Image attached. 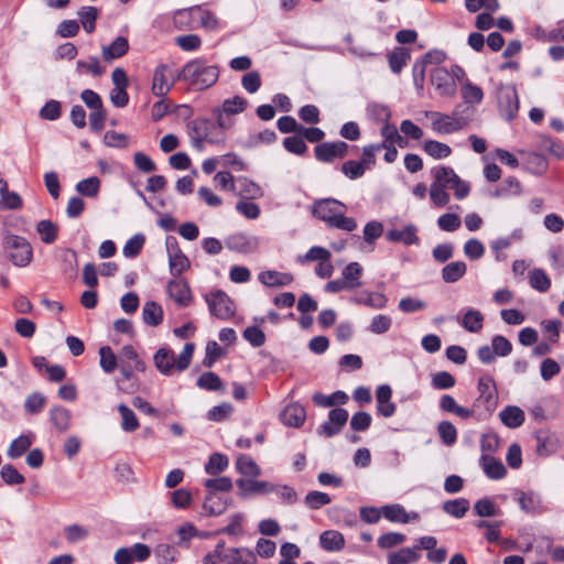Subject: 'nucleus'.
Returning a JSON list of instances; mask_svg holds the SVG:
<instances>
[{
    "label": "nucleus",
    "mask_w": 564,
    "mask_h": 564,
    "mask_svg": "<svg viewBox=\"0 0 564 564\" xmlns=\"http://www.w3.org/2000/svg\"><path fill=\"white\" fill-rule=\"evenodd\" d=\"M480 464L484 473L490 479H501L507 474V469L501 460L492 457L491 455L482 454L480 457Z\"/></svg>",
    "instance_id": "obj_30"
},
{
    "label": "nucleus",
    "mask_w": 564,
    "mask_h": 564,
    "mask_svg": "<svg viewBox=\"0 0 564 564\" xmlns=\"http://www.w3.org/2000/svg\"><path fill=\"white\" fill-rule=\"evenodd\" d=\"M167 293L175 303L185 307L188 306L192 302V292L189 285L186 281L182 279L172 280L167 284Z\"/></svg>",
    "instance_id": "obj_18"
},
{
    "label": "nucleus",
    "mask_w": 564,
    "mask_h": 564,
    "mask_svg": "<svg viewBox=\"0 0 564 564\" xmlns=\"http://www.w3.org/2000/svg\"><path fill=\"white\" fill-rule=\"evenodd\" d=\"M99 11L96 7H82L78 11V17L84 30L90 34L96 30V20L98 19Z\"/></svg>",
    "instance_id": "obj_40"
},
{
    "label": "nucleus",
    "mask_w": 564,
    "mask_h": 564,
    "mask_svg": "<svg viewBox=\"0 0 564 564\" xmlns=\"http://www.w3.org/2000/svg\"><path fill=\"white\" fill-rule=\"evenodd\" d=\"M187 128L192 145L199 151L203 150L204 142L219 144L226 139L225 133L216 126L214 119L196 118L188 122Z\"/></svg>",
    "instance_id": "obj_3"
},
{
    "label": "nucleus",
    "mask_w": 564,
    "mask_h": 564,
    "mask_svg": "<svg viewBox=\"0 0 564 564\" xmlns=\"http://www.w3.org/2000/svg\"><path fill=\"white\" fill-rule=\"evenodd\" d=\"M534 438L536 441L535 451L540 457H547L554 454L560 446L558 438L549 430L536 431L534 433Z\"/></svg>",
    "instance_id": "obj_16"
},
{
    "label": "nucleus",
    "mask_w": 564,
    "mask_h": 564,
    "mask_svg": "<svg viewBox=\"0 0 564 564\" xmlns=\"http://www.w3.org/2000/svg\"><path fill=\"white\" fill-rule=\"evenodd\" d=\"M259 281L269 288H282L290 285L294 281L291 273L267 270L259 273Z\"/></svg>",
    "instance_id": "obj_22"
},
{
    "label": "nucleus",
    "mask_w": 564,
    "mask_h": 564,
    "mask_svg": "<svg viewBox=\"0 0 564 564\" xmlns=\"http://www.w3.org/2000/svg\"><path fill=\"white\" fill-rule=\"evenodd\" d=\"M462 97L466 104H480L484 98L482 89L469 80H466L462 87Z\"/></svg>",
    "instance_id": "obj_52"
},
{
    "label": "nucleus",
    "mask_w": 564,
    "mask_h": 564,
    "mask_svg": "<svg viewBox=\"0 0 564 564\" xmlns=\"http://www.w3.org/2000/svg\"><path fill=\"white\" fill-rule=\"evenodd\" d=\"M381 135L388 139L393 147L406 148L409 144L408 140L399 133L397 127L391 123L383 124Z\"/></svg>",
    "instance_id": "obj_55"
},
{
    "label": "nucleus",
    "mask_w": 564,
    "mask_h": 564,
    "mask_svg": "<svg viewBox=\"0 0 564 564\" xmlns=\"http://www.w3.org/2000/svg\"><path fill=\"white\" fill-rule=\"evenodd\" d=\"M434 182L433 184H440L442 187H449L453 181L457 176L452 167L440 166L433 170Z\"/></svg>",
    "instance_id": "obj_59"
},
{
    "label": "nucleus",
    "mask_w": 564,
    "mask_h": 564,
    "mask_svg": "<svg viewBox=\"0 0 564 564\" xmlns=\"http://www.w3.org/2000/svg\"><path fill=\"white\" fill-rule=\"evenodd\" d=\"M225 245L229 250L237 252H248L252 249L249 238L241 232L228 236L225 239Z\"/></svg>",
    "instance_id": "obj_45"
},
{
    "label": "nucleus",
    "mask_w": 564,
    "mask_h": 564,
    "mask_svg": "<svg viewBox=\"0 0 564 564\" xmlns=\"http://www.w3.org/2000/svg\"><path fill=\"white\" fill-rule=\"evenodd\" d=\"M501 422L510 429H517L524 422V412L517 405H507L499 414Z\"/></svg>",
    "instance_id": "obj_31"
},
{
    "label": "nucleus",
    "mask_w": 564,
    "mask_h": 564,
    "mask_svg": "<svg viewBox=\"0 0 564 564\" xmlns=\"http://www.w3.org/2000/svg\"><path fill=\"white\" fill-rule=\"evenodd\" d=\"M208 310L212 315L219 319H229L235 315V305L231 299L221 290L205 295Z\"/></svg>",
    "instance_id": "obj_6"
},
{
    "label": "nucleus",
    "mask_w": 564,
    "mask_h": 564,
    "mask_svg": "<svg viewBox=\"0 0 564 564\" xmlns=\"http://www.w3.org/2000/svg\"><path fill=\"white\" fill-rule=\"evenodd\" d=\"M443 510L447 514L460 519L469 510V501L466 498L447 500L443 503Z\"/></svg>",
    "instance_id": "obj_43"
},
{
    "label": "nucleus",
    "mask_w": 564,
    "mask_h": 564,
    "mask_svg": "<svg viewBox=\"0 0 564 564\" xmlns=\"http://www.w3.org/2000/svg\"><path fill=\"white\" fill-rule=\"evenodd\" d=\"M4 249L9 251V257L14 265L26 267L33 257V250L29 241L17 235H9L4 239Z\"/></svg>",
    "instance_id": "obj_5"
},
{
    "label": "nucleus",
    "mask_w": 564,
    "mask_h": 564,
    "mask_svg": "<svg viewBox=\"0 0 564 564\" xmlns=\"http://www.w3.org/2000/svg\"><path fill=\"white\" fill-rule=\"evenodd\" d=\"M32 445V438L29 435H20L9 446L8 456L10 458H19L22 456Z\"/></svg>",
    "instance_id": "obj_51"
},
{
    "label": "nucleus",
    "mask_w": 564,
    "mask_h": 564,
    "mask_svg": "<svg viewBox=\"0 0 564 564\" xmlns=\"http://www.w3.org/2000/svg\"><path fill=\"white\" fill-rule=\"evenodd\" d=\"M112 83L115 87L110 91V100L115 107L123 108L129 102L127 73H112Z\"/></svg>",
    "instance_id": "obj_14"
},
{
    "label": "nucleus",
    "mask_w": 564,
    "mask_h": 564,
    "mask_svg": "<svg viewBox=\"0 0 564 564\" xmlns=\"http://www.w3.org/2000/svg\"><path fill=\"white\" fill-rule=\"evenodd\" d=\"M228 457L220 453H214L209 456L207 464L205 465V471L208 475L215 476L224 471L228 467Z\"/></svg>",
    "instance_id": "obj_50"
},
{
    "label": "nucleus",
    "mask_w": 564,
    "mask_h": 564,
    "mask_svg": "<svg viewBox=\"0 0 564 564\" xmlns=\"http://www.w3.org/2000/svg\"><path fill=\"white\" fill-rule=\"evenodd\" d=\"M118 411L122 419V430L126 432H133L139 427V421L134 414V412L127 406L126 404L121 403L118 406Z\"/></svg>",
    "instance_id": "obj_56"
},
{
    "label": "nucleus",
    "mask_w": 564,
    "mask_h": 564,
    "mask_svg": "<svg viewBox=\"0 0 564 564\" xmlns=\"http://www.w3.org/2000/svg\"><path fill=\"white\" fill-rule=\"evenodd\" d=\"M306 419V411L304 406L297 403L290 404L281 413V421L283 424L293 427L303 425Z\"/></svg>",
    "instance_id": "obj_25"
},
{
    "label": "nucleus",
    "mask_w": 564,
    "mask_h": 564,
    "mask_svg": "<svg viewBox=\"0 0 564 564\" xmlns=\"http://www.w3.org/2000/svg\"><path fill=\"white\" fill-rule=\"evenodd\" d=\"M177 79L184 80L189 89L200 91L216 84L218 73H178Z\"/></svg>",
    "instance_id": "obj_12"
},
{
    "label": "nucleus",
    "mask_w": 564,
    "mask_h": 564,
    "mask_svg": "<svg viewBox=\"0 0 564 564\" xmlns=\"http://www.w3.org/2000/svg\"><path fill=\"white\" fill-rule=\"evenodd\" d=\"M382 516L390 522L397 523H408L411 520L419 519L417 513L413 512L412 514H409L404 507L399 503L383 506Z\"/></svg>",
    "instance_id": "obj_27"
},
{
    "label": "nucleus",
    "mask_w": 564,
    "mask_h": 564,
    "mask_svg": "<svg viewBox=\"0 0 564 564\" xmlns=\"http://www.w3.org/2000/svg\"><path fill=\"white\" fill-rule=\"evenodd\" d=\"M227 507V501L214 494H208L203 503L204 510L209 516L223 514Z\"/></svg>",
    "instance_id": "obj_46"
},
{
    "label": "nucleus",
    "mask_w": 564,
    "mask_h": 564,
    "mask_svg": "<svg viewBox=\"0 0 564 564\" xmlns=\"http://www.w3.org/2000/svg\"><path fill=\"white\" fill-rule=\"evenodd\" d=\"M362 275V267L358 262H350L341 272V279L348 286V290H355L361 286L360 278Z\"/></svg>",
    "instance_id": "obj_33"
},
{
    "label": "nucleus",
    "mask_w": 564,
    "mask_h": 564,
    "mask_svg": "<svg viewBox=\"0 0 564 564\" xmlns=\"http://www.w3.org/2000/svg\"><path fill=\"white\" fill-rule=\"evenodd\" d=\"M423 150L426 154L435 160L445 159L452 154V149L449 145L436 140L425 141L423 143Z\"/></svg>",
    "instance_id": "obj_39"
},
{
    "label": "nucleus",
    "mask_w": 564,
    "mask_h": 564,
    "mask_svg": "<svg viewBox=\"0 0 564 564\" xmlns=\"http://www.w3.org/2000/svg\"><path fill=\"white\" fill-rule=\"evenodd\" d=\"M466 271L467 265L464 261H454L442 269V279L446 283H455L466 274Z\"/></svg>",
    "instance_id": "obj_35"
},
{
    "label": "nucleus",
    "mask_w": 564,
    "mask_h": 564,
    "mask_svg": "<svg viewBox=\"0 0 564 564\" xmlns=\"http://www.w3.org/2000/svg\"><path fill=\"white\" fill-rule=\"evenodd\" d=\"M239 489L238 495L241 498H247L251 495L268 494L273 490V486L268 481H259L254 479L239 478L236 480Z\"/></svg>",
    "instance_id": "obj_20"
},
{
    "label": "nucleus",
    "mask_w": 564,
    "mask_h": 564,
    "mask_svg": "<svg viewBox=\"0 0 564 564\" xmlns=\"http://www.w3.org/2000/svg\"><path fill=\"white\" fill-rule=\"evenodd\" d=\"M437 434L446 446H452L457 441V430L449 421L438 423Z\"/></svg>",
    "instance_id": "obj_54"
},
{
    "label": "nucleus",
    "mask_w": 564,
    "mask_h": 564,
    "mask_svg": "<svg viewBox=\"0 0 564 564\" xmlns=\"http://www.w3.org/2000/svg\"><path fill=\"white\" fill-rule=\"evenodd\" d=\"M466 73L455 77V73H431V82L442 96H453L456 93V78L462 80Z\"/></svg>",
    "instance_id": "obj_13"
},
{
    "label": "nucleus",
    "mask_w": 564,
    "mask_h": 564,
    "mask_svg": "<svg viewBox=\"0 0 564 564\" xmlns=\"http://www.w3.org/2000/svg\"><path fill=\"white\" fill-rule=\"evenodd\" d=\"M332 499L328 494L313 490L305 496V503L312 510H317L323 506L330 503Z\"/></svg>",
    "instance_id": "obj_64"
},
{
    "label": "nucleus",
    "mask_w": 564,
    "mask_h": 564,
    "mask_svg": "<svg viewBox=\"0 0 564 564\" xmlns=\"http://www.w3.org/2000/svg\"><path fill=\"white\" fill-rule=\"evenodd\" d=\"M235 194L242 199L251 200L263 196L262 188L253 181L247 177H239L236 181Z\"/></svg>",
    "instance_id": "obj_24"
},
{
    "label": "nucleus",
    "mask_w": 564,
    "mask_h": 564,
    "mask_svg": "<svg viewBox=\"0 0 564 564\" xmlns=\"http://www.w3.org/2000/svg\"><path fill=\"white\" fill-rule=\"evenodd\" d=\"M530 286L539 292H546L551 288V279L543 269H534L529 276Z\"/></svg>",
    "instance_id": "obj_49"
},
{
    "label": "nucleus",
    "mask_w": 564,
    "mask_h": 564,
    "mask_svg": "<svg viewBox=\"0 0 564 564\" xmlns=\"http://www.w3.org/2000/svg\"><path fill=\"white\" fill-rule=\"evenodd\" d=\"M514 496L520 506V509L525 513L534 514L541 511V499L536 494L532 491L525 492L522 490H517Z\"/></svg>",
    "instance_id": "obj_28"
},
{
    "label": "nucleus",
    "mask_w": 564,
    "mask_h": 564,
    "mask_svg": "<svg viewBox=\"0 0 564 564\" xmlns=\"http://www.w3.org/2000/svg\"><path fill=\"white\" fill-rule=\"evenodd\" d=\"M61 271L67 280H75L78 275V259L77 254L72 249H65L59 256Z\"/></svg>",
    "instance_id": "obj_26"
},
{
    "label": "nucleus",
    "mask_w": 564,
    "mask_h": 564,
    "mask_svg": "<svg viewBox=\"0 0 564 564\" xmlns=\"http://www.w3.org/2000/svg\"><path fill=\"white\" fill-rule=\"evenodd\" d=\"M205 488L209 491V494L219 492H229L232 489V481L229 477H218L210 478L204 481Z\"/></svg>",
    "instance_id": "obj_60"
},
{
    "label": "nucleus",
    "mask_w": 564,
    "mask_h": 564,
    "mask_svg": "<svg viewBox=\"0 0 564 564\" xmlns=\"http://www.w3.org/2000/svg\"><path fill=\"white\" fill-rule=\"evenodd\" d=\"M226 564H257V556L253 551L247 547H230L224 551Z\"/></svg>",
    "instance_id": "obj_23"
},
{
    "label": "nucleus",
    "mask_w": 564,
    "mask_h": 564,
    "mask_svg": "<svg viewBox=\"0 0 564 564\" xmlns=\"http://www.w3.org/2000/svg\"><path fill=\"white\" fill-rule=\"evenodd\" d=\"M100 367L107 373H111L118 366L117 356L109 346H102L99 349Z\"/></svg>",
    "instance_id": "obj_61"
},
{
    "label": "nucleus",
    "mask_w": 564,
    "mask_h": 564,
    "mask_svg": "<svg viewBox=\"0 0 564 564\" xmlns=\"http://www.w3.org/2000/svg\"><path fill=\"white\" fill-rule=\"evenodd\" d=\"M319 544L327 552H337L345 547V538L339 531L326 530L319 535Z\"/></svg>",
    "instance_id": "obj_29"
},
{
    "label": "nucleus",
    "mask_w": 564,
    "mask_h": 564,
    "mask_svg": "<svg viewBox=\"0 0 564 564\" xmlns=\"http://www.w3.org/2000/svg\"><path fill=\"white\" fill-rule=\"evenodd\" d=\"M354 302L373 308H383L387 305V297L382 293L372 292L355 297Z\"/></svg>",
    "instance_id": "obj_62"
},
{
    "label": "nucleus",
    "mask_w": 564,
    "mask_h": 564,
    "mask_svg": "<svg viewBox=\"0 0 564 564\" xmlns=\"http://www.w3.org/2000/svg\"><path fill=\"white\" fill-rule=\"evenodd\" d=\"M129 50V42L124 36L116 37L109 45L102 47L105 61H112L123 56Z\"/></svg>",
    "instance_id": "obj_32"
},
{
    "label": "nucleus",
    "mask_w": 564,
    "mask_h": 564,
    "mask_svg": "<svg viewBox=\"0 0 564 564\" xmlns=\"http://www.w3.org/2000/svg\"><path fill=\"white\" fill-rule=\"evenodd\" d=\"M474 511L478 517H496L501 514V510L495 506L489 498H481L474 505Z\"/></svg>",
    "instance_id": "obj_58"
},
{
    "label": "nucleus",
    "mask_w": 564,
    "mask_h": 564,
    "mask_svg": "<svg viewBox=\"0 0 564 564\" xmlns=\"http://www.w3.org/2000/svg\"><path fill=\"white\" fill-rule=\"evenodd\" d=\"M411 58L409 48L395 47L388 54V62L391 70H401L406 66L408 61Z\"/></svg>",
    "instance_id": "obj_44"
},
{
    "label": "nucleus",
    "mask_w": 564,
    "mask_h": 564,
    "mask_svg": "<svg viewBox=\"0 0 564 564\" xmlns=\"http://www.w3.org/2000/svg\"><path fill=\"white\" fill-rule=\"evenodd\" d=\"M50 420L59 432H65L69 427L70 412L63 406H53L50 410Z\"/></svg>",
    "instance_id": "obj_38"
},
{
    "label": "nucleus",
    "mask_w": 564,
    "mask_h": 564,
    "mask_svg": "<svg viewBox=\"0 0 564 564\" xmlns=\"http://www.w3.org/2000/svg\"><path fill=\"white\" fill-rule=\"evenodd\" d=\"M194 349L195 345L193 343H186L182 352L178 355L177 359H175L172 349L162 347L154 354V365L164 376H171L174 370L180 372L184 371L191 365Z\"/></svg>",
    "instance_id": "obj_2"
},
{
    "label": "nucleus",
    "mask_w": 564,
    "mask_h": 564,
    "mask_svg": "<svg viewBox=\"0 0 564 564\" xmlns=\"http://www.w3.org/2000/svg\"><path fill=\"white\" fill-rule=\"evenodd\" d=\"M166 249L169 253L170 272L173 276L177 278L189 268L191 262L180 249L175 237L170 236L166 238Z\"/></svg>",
    "instance_id": "obj_7"
},
{
    "label": "nucleus",
    "mask_w": 564,
    "mask_h": 564,
    "mask_svg": "<svg viewBox=\"0 0 564 564\" xmlns=\"http://www.w3.org/2000/svg\"><path fill=\"white\" fill-rule=\"evenodd\" d=\"M440 408L444 412L455 414L462 420H468L470 417L476 416V409L465 408L457 404V402L451 394L442 395L440 400Z\"/></svg>",
    "instance_id": "obj_21"
},
{
    "label": "nucleus",
    "mask_w": 564,
    "mask_h": 564,
    "mask_svg": "<svg viewBox=\"0 0 564 564\" xmlns=\"http://www.w3.org/2000/svg\"><path fill=\"white\" fill-rule=\"evenodd\" d=\"M522 191L519 180L514 176L507 177L495 191L496 197L519 195Z\"/></svg>",
    "instance_id": "obj_48"
},
{
    "label": "nucleus",
    "mask_w": 564,
    "mask_h": 564,
    "mask_svg": "<svg viewBox=\"0 0 564 564\" xmlns=\"http://www.w3.org/2000/svg\"><path fill=\"white\" fill-rule=\"evenodd\" d=\"M345 204L335 198H321L313 204L312 214L330 228L350 232L357 228V223L354 218L345 216Z\"/></svg>",
    "instance_id": "obj_1"
},
{
    "label": "nucleus",
    "mask_w": 564,
    "mask_h": 564,
    "mask_svg": "<svg viewBox=\"0 0 564 564\" xmlns=\"http://www.w3.org/2000/svg\"><path fill=\"white\" fill-rule=\"evenodd\" d=\"M36 230L44 243L51 245L57 239L58 228L53 221L48 219L39 221Z\"/></svg>",
    "instance_id": "obj_47"
},
{
    "label": "nucleus",
    "mask_w": 564,
    "mask_h": 564,
    "mask_svg": "<svg viewBox=\"0 0 564 564\" xmlns=\"http://www.w3.org/2000/svg\"><path fill=\"white\" fill-rule=\"evenodd\" d=\"M348 417L349 414L346 409L335 408L330 410L328 413V420L319 426L318 434L326 437L337 435L346 425Z\"/></svg>",
    "instance_id": "obj_10"
},
{
    "label": "nucleus",
    "mask_w": 564,
    "mask_h": 564,
    "mask_svg": "<svg viewBox=\"0 0 564 564\" xmlns=\"http://www.w3.org/2000/svg\"><path fill=\"white\" fill-rule=\"evenodd\" d=\"M386 238L390 242H402L404 246H417L420 238L417 227L413 224L406 225L403 229H389Z\"/></svg>",
    "instance_id": "obj_17"
},
{
    "label": "nucleus",
    "mask_w": 564,
    "mask_h": 564,
    "mask_svg": "<svg viewBox=\"0 0 564 564\" xmlns=\"http://www.w3.org/2000/svg\"><path fill=\"white\" fill-rule=\"evenodd\" d=\"M462 326L470 333H478L484 326V315L480 311L470 308L463 316Z\"/></svg>",
    "instance_id": "obj_41"
},
{
    "label": "nucleus",
    "mask_w": 564,
    "mask_h": 564,
    "mask_svg": "<svg viewBox=\"0 0 564 564\" xmlns=\"http://www.w3.org/2000/svg\"><path fill=\"white\" fill-rule=\"evenodd\" d=\"M198 6L176 10L173 14V24L180 31H192L198 28L196 12Z\"/></svg>",
    "instance_id": "obj_19"
},
{
    "label": "nucleus",
    "mask_w": 564,
    "mask_h": 564,
    "mask_svg": "<svg viewBox=\"0 0 564 564\" xmlns=\"http://www.w3.org/2000/svg\"><path fill=\"white\" fill-rule=\"evenodd\" d=\"M500 115L508 121L516 118L519 110V98L514 87H505L498 91Z\"/></svg>",
    "instance_id": "obj_9"
},
{
    "label": "nucleus",
    "mask_w": 564,
    "mask_h": 564,
    "mask_svg": "<svg viewBox=\"0 0 564 564\" xmlns=\"http://www.w3.org/2000/svg\"><path fill=\"white\" fill-rule=\"evenodd\" d=\"M100 189V180L97 176L85 178L77 183L76 191L87 197H95Z\"/></svg>",
    "instance_id": "obj_57"
},
{
    "label": "nucleus",
    "mask_w": 564,
    "mask_h": 564,
    "mask_svg": "<svg viewBox=\"0 0 564 564\" xmlns=\"http://www.w3.org/2000/svg\"><path fill=\"white\" fill-rule=\"evenodd\" d=\"M478 397L471 409H476L478 420L489 416L498 405V391L494 378L489 375L481 376L477 383Z\"/></svg>",
    "instance_id": "obj_4"
},
{
    "label": "nucleus",
    "mask_w": 564,
    "mask_h": 564,
    "mask_svg": "<svg viewBox=\"0 0 564 564\" xmlns=\"http://www.w3.org/2000/svg\"><path fill=\"white\" fill-rule=\"evenodd\" d=\"M198 28L202 26L206 30L214 31L217 30L219 26L218 19L216 15L206 9H202L198 6V11L196 12Z\"/></svg>",
    "instance_id": "obj_63"
},
{
    "label": "nucleus",
    "mask_w": 564,
    "mask_h": 564,
    "mask_svg": "<svg viewBox=\"0 0 564 564\" xmlns=\"http://www.w3.org/2000/svg\"><path fill=\"white\" fill-rule=\"evenodd\" d=\"M421 557L416 549L403 547L397 552L388 554V564H413Z\"/></svg>",
    "instance_id": "obj_34"
},
{
    "label": "nucleus",
    "mask_w": 564,
    "mask_h": 564,
    "mask_svg": "<svg viewBox=\"0 0 564 564\" xmlns=\"http://www.w3.org/2000/svg\"><path fill=\"white\" fill-rule=\"evenodd\" d=\"M431 118L433 130L441 134L457 132L466 124L462 119L442 112H432Z\"/></svg>",
    "instance_id": "obj_11"
},
{
    "label": "nucleus",
    "mask_w": 564,
    "mask_h": 564,
    "mask_svg": "<svg viewBox=\"0 0 564 564\" xmlns=\"http://www.w3.org/2000/svg\"><path fill=\"white\" fill-rule=\"evenodd\" d=\"M446 59L444 51L431 50L414 63L412 70H448L446 67H440Z\"/></svg>",
    "instance_id": "obj_15"
},
{
    "label": "nucleus",
    "mask_w": 564,
    "mask_h": 564,
    "mask_svg": "<svg viewBox=\"0 0 564 564\" xmlns=\"http://www.w3.org/2000/svg\"><path fill=\"white\" fill-rule=\"evenodd\" d=\"M237 470L247 477L256 478L261 475V469L257 463L248 455H240L236 460Z\"/></svg>",
    "instance_id": "obj_42"
},
{
    "label": "nucleus",
    "mask_w": 564,
    "mask_h": 564,
    "mask_svg": "<svg viewBox=\"0 0 564 564\" xmlns=\"http://www.w3.org/2000/svg\"><path fill=\"white\" fill-rule=\"evenodd\" d=\"M142 317L147 325L155 327L163 321V310L156 302L149 301L143 306Z\"/></svg>",
    "instance_id": "obj_36"
},
{
    "label": "nucleus",
    "mask_w": 564,
    "mask_h": 564,
    "mask_svg": "<svg viewBox=\"0 0 564 564\" xmlns=\"http://www.w3.org/2000/svg\"><path fill=\"white\" fill-rule=\"evenodd\" d=\"M349 145L345 141L324 142L315 147V158L319 162L330 163L336 159H344L348 154Z\"/></svg>",
    "instance_id": "obj_8"
},
{
    "label": "nucleus",
    "mask_w": 564,
    "mask_h": 564,
    "mask_svg": "<svg viewBox=\"0 0 564 564\" xmlns=\"http://www.w3.org/2000/svg\"><path fill=\"white\" fill-rule=\"evenodd\" d=\"M175 79L172 77V73H154L152 80V91L158 97L165 96L171 87L173 86Z\"/></svg>",
    "instance_id": "obj_37"
},
{
    "label": "nucleus",
    "mask_w": 564,
    "mask_h": 564,
    "mask_svg": "<svg viewBox=\"0 0 564 564\" xmlns=\"http://www.w3.org/2000/svg\"><path fill=\"white\" fill-rule=\"evenodd\" d=\"M197 386L208 391H217L224 388L220 377L213 371L200 375L197 379Z\"/></svg>",
    "instance_id": "obj_53"
}]
</instances>
